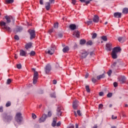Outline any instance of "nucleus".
Listing matches in <instances>:
<instances>
[{
    "label": "nucleus",
    "mask_w": 128,
    "mask_h": 128,
    "mask_svg": "<svg viewBox=\"0 0 128 128\" xmlns=\"http://www.w3.org/2000/svg\"><path fill=\"white\" fill-rule=\"evenodd\" d=\"M78 100H76L73 102L72 106L74 110H76V108L78 106Z\"/></svg>",
    "instance_id": "obj_10"
},
{
    "label": "nucleus",
    "mask_w": 128,
    "mask_h": 128,
    "mask_svg": "<svg viewBox=\"0 0 128 128\" xmlns=\"http://www.w3.org/2000/svg\"><path fill=\"white\" fill-rule=\"evenodd\" d=\"M94 52H90V56H94Z\"/></svg>",
    "instance_id": "obj_63"
},
{
    "label": "nucleus",
    "mask_w": 128,
    "mask_h": 128,
    "mask_svg": "<svg viewBox=\"0 0 128 128\" xmlns=\"http://www.w3.org/2000/svg\"><path fill=\"white\" fill-rule=\"evenodd\" d=\"M40 4H44V0H40Z\"/></svg>",
    "instance_id": "obj_56"
},
{
    "label": "nucleus",
    "mask_w": 128,
    "mask_h": 128,
    "mask_svg": "<svg viewBox=\"0 0 128 128\" xmlns=\"http://www.w3.org/2000/svg\"><path fill=\"white\" fill-rule=\"evenodd\" d=\"M106 50L108 52L112 50V44L109 43L106 44Z\"/></svg>",
    "instance_id": "obj_12"
},
{
    "label": "nucleus",
    "mask_w": 128,
    "mask_h": 128,
    "mask_svg": "<svg viewBox=\"0 0 128 128\" xmlns=\"http://www.w3.org/2000/svg\"><path fill=\"white\" fill-rule=\"evenodd\" d=\"M70 28L72 30H76V24H70Z\"/></svg>",
    "instance_id": "obj_23"
},
{
    "label": "nucleus",
    "mask_w": 128,
    "mask_h": 128,
    "mask_svg": "<svg viewBox=\"0 0 128 128\" xmlns=\"http://www.w3.org/2000/svg\"><path fill=\"white\" fill-rule=\"evenodd\" d=\"M45 8L46 10H49L50 8V2H46L45 4Z\"/></svg>",
    "instance_id": "obj_20"
},
{
    "label": "nucleus",
    "mask_w": 128,
    "mask_h": 128,
    "mask_svg": "<svg viewBox=\"0 0 128 128\" xmlns=\"http://www.w3.org/2000/svg\"><path fill=\"white\" fill-rule=\"evenodd\" d=\"M11 82H12V80H10V78L7 80V82H6L7 84H10Z\"/></svg>",
    "instance_id": "obj_38"
},
{
    "label": "nucleus",
    "mask_w": 128,
    "mask_h": 128,
    "mask_svg": "<svg viewBox=\"0 0 128 128\" xmlns=\"http://www.w3.org/2000/svg\"><path fill=\"white\" fill-rule=\"evenodd\" d=\"M7 4H12L14 2V0H6Z\"/></svg>",
    "instance_id": "obj_31"
},
{
    "label": "nucleus",
    "mask_w": 128,
    "mask_h": 128,
    "mask_svg": "<svg viewBox=\"0 0 128 128\" xmlns=\"http://www.w3.org/2000/svg\"><path fill=\"white\" fill-rule=\"evenodd\" d=\"M86 90L88 92H90V86H86Z\"/></svg>",
    "instance_id": "obj_30"
},
{
    "label": "nucleus",
    "mask_w": 128,
    "mask_h": 128,
    "mask_svg": "<svg viewBox=\"0 0 128 128\" xmlns=\"http://www.w3.org/2000/svg\"><path fill=\"white\" fill-rule=\"evenodd\" d=\"M116 118H118V116H114V115L112 116V120H116Z\"/></svg>",
    "instance_id": "obj_46"
},
{
    "label": "nucleus",
    "mask_w": 128,
    "mask_h": 128,
    "mask_svg": "<svg viewBox=\"0 0 128 128\" xmlns=\"http://www.w3.org/2000/svg\"><path fill=\"white\" fill-rule=\"evenodd\" d=\"M77 114H78L80 116H82V113L80 112V110H78L77 111Z\"/></svg>",
    "instance_id": "obj_45"
},
{
    "label": "nucleus",
    "mask_w": 128,
    "mask_h": 128,
    "mask_svg": "<svg viewBox=\"0 0 128 128\" xmlns=\"http://www.w3.org/2000/svg\"><path fill=\"white\" fill-rule=\"evenodd\" d=\"M126 76H121L120 78V84H124V82H126Z\"/></svg>",
    "instance_id": "obj_17"
},
{
    "label": "nucleus",
    "mask_w": 128,
    "mask_h": 128,
    "mask_svg": "<svg viewBox=\"0 0 128 128\" xmlns=\"http://www.w3.org/2000/svg\"><path fill=\"white\" fill-rule=\"evenodd\" d=\"M114 88H116V86H118V83L116 82H114Z\"/></svg>",
    "instance_id": "obj_51"
},
{
    "label": "nucleus",
    "mask_w": 128,
    "mask_h": 128,
    "mask_svg": "<svg viewBox=\"0 0 128 128\" xmlns=\"http://www.w3.org/2000/svg\"><path fill=\"white\" fill-rule=\"evenodd\" d=\"M70 50V48L68 46H66L62 49L63 52H68Z\"/></svg>",
    "instance_id": "obj_25"
},
{
    "label": "nucleus",
    "mask_w": 128,
    "mask_h": 128,
    "mask_svg": "<svg viewBox=\"0 0 128 128\" xmlns=\"http://www.w3.org/2000/svg\"><path fill=\"white\" fill-rule=\"evenodd\" d=\"M5 18L6 20V22L1 21L0 22V25L3 28V30H6L8 32H12V28H10V26H8L6 25V24H10V22H12V16H5Z\"/></svg>",
    "instance_id": "obj_1"
},
{
    "label": "nucleus",
    "mask_w": 128,
    "mask_h": 128,
    "mask_svg": "<svg viewBox=\"0 0 128 128\" xmlns=\"http://www.w3.org/2000/svg\"><path fill=\"white\" fill-rule=\"evenodd\" d=\"M16 67L17 68H18V70H20V68H22V64H18Z\"/></svg>",
    "instance_id": "obj_37"
},
{
    "label": "nucleus",
    "mask_w": 128,
    "mask_h": 128,
    "mask_svg": "<svg viewBox=\"0 0 128 128\" xmlns=\"http://www.w3.org/2000/svg\"><path fill=\"white\" fill-rule=\"evenodd\" d=\"M20 54L21 56H26V52L24 50H20Z\"/></svg>",
    "instance_id": "obj_19"
},
{
    "label": "nucleus",
    "mask_w": 128,
    "mask_h": 128,
    "mask_svg": "<svg viewBox=\"0 0 128 128\" xmlns=\"http://www.w3.org/2000/svg\"><path fill=\"white\" fill-rule=\"evenodd\" d=\"M120 50H122V49L120 47H116L112 50V52H116V54L120 52Z\"/></svg>",
    "instance_id": "obj_16"
},
{
    "label": "nucleus",
    "mask_w": 128,
    "mask_h": 128,
    "mask_svg": "<svg viewBox=\"0 0 128 128\" xmlns=\"http://www.w3.org/2000/svg\"><path fill=\"white\" fill-rule=\"evenodd\" d=\"M50 4H54V0H49Z\"/></svg>",
    "instance_id": "obj_52"
},
{
    "label": "nucleus",
    "mask_w": 128,
    "mask_h": 128,
    "mask_svg": "<svg viewBox=\"0 0 128 128\" xmlns=\"http://www.w3.org/2000/svg\"><path fill=\"white\" fill-rule=\"evenodd\" d=\"M118 42H122V37L118 38Z\"/></svg>",
    "instance_id": "obj_54"
},
{
    "label": "nucleus",
    "mask_w": 128,
    "mask_h": 128,
    "mask_svg": "<svg viewBox=\"0 0 128 128\" xmlns=\"http://www.w3.org/2000/svg\"><path fill=\"white\" fill-rule=\"evenodd\" d=\"M86 78H88V74L86 73L85 76Z\"/></svg>",
    "instance_id": "obj_61"
},
{
    "label": "nucleus",
    "mask_w": 128,
    "mask_h": 128,
    "mask_svg": "<svg viewBox=\"0 0 128 128\" xmlns=\"http://www.w3.org/2000/svg\"><path fill=\"white\" fill-rule=\"evenodd\" d=\"M112 70H110L107 72V74H108V76H111V74H112Z\"/></svg>",
    "instance_id": "obj_42"
},
{
    "label": "nucleus",
    "mask_w": 128,
    "mask_h": 128,
    "mask_svg": "<svg viewBox=\"0 0 128 128\" xmlns=\"http://www.w3.org/2000/svg\"><path fill=\"white\" fill-rule=\"evenodd\" d=\"M114 18H122V13L120 12H116L114 13Z\"/></svg>",
    "instance_id": "obj_13"
},
{
    "label": "nucleus",
    "mask_w": 128,
    "mask_h": 128,
    "mask_svg": "<svg viewBox=\"0 0 128 128\" xmlns=\"http://www.w3.org/2000/svg\"><path fill=\"white\" fill-rule=\"evenodd\" d=\"M56 111V114L58 116H62V108L58 107Z\"/></svg>",
    "instance_id": "obj_14"
},
{
    "label": "nucleus",
    "mask_w": 128,
    "mask_h": 128,
    "mask_svg": "<svg viewBox=\"0 0 128 128\" xmlns=\"http://www.w3.org/2000/svg\"><path fill=\"white\" fill-rule=\"evenodd\" d=\"M72 4H76V0H72Z\"/></svg>",
    "instance_id": "obj_55"
},
{
    "label": "nucleus",
    "mask_w": 128,
    "mask_h": 128,
    "mask_svg": "<svg viewBox=\"0 0 128 128\" xmlns=\"http://www.w3.org/2000/svg\"><path fill=\"white\" fill-rule=\"evenodd\" d=\"M4 112V107L2 106H0V112Z\"/></svg>",
    "instance_id": "obj_44"
},
{
    "label": "nucleus",
    "mask_w": 128,
    "mask_h": 128,
    "mask_svg": "<svg viewBox=\"0 0 128 128\" xmlns=\"http://www.w3.org/2000/svg\"><path fill=\"white\" fill-rule=\"evenodd\" d=\"M32 118H34V120H36V114L32 113Z\"/></svg>",
    "instance_id": "obj_39"
},
{
    "label": "nucleus",
    "mask_w": 128,
    "mask_h": 128,
    "mask_svg": "<svg viewBox=\"0 0 128 128\" xmlns=\"http://www.w3.org/2000/svg\"><path fill=\"white\" fill-rule=\"evenodd\" d=\"M29 54H30V56H34L36 54V52L34 51H31Z\"/></svg>",
    "instance_id": "obj_28"
},
{
    "label": "nucleus",
    "mask_w": 128,
    "mask_h": 128,
    "mask_svg": "<svg viewBox=\"0 0 128 128\" xmlns=\"http://www.w3.org/2000/svg\"><path fill=\"white\" fill-rule=\"evenodd\" d=\"M84 2L86 4H90V1H86Z\"/></svg>",
    "instance_id": "obj_60"
},
{
    "label": "nucleus",
    "mask_w": 128,
    "mask_h": 128,
    "mask_svg": "<svg viewBox=\"0 0 128 128\" xmlns=\"http://www.w3.org/2000/svg\"><path fill=\"white\" fill-rule=\"evenodd\" d=\"M14 117L12 115H6L4 118V122H10L12 120Z\"/></svg>",
    "instance_id": "obj_4"
},
{
    "label": "nucleus",
    "mask_w": 128,
    "mask_h": 128,
    "mask_svg": "<svg viewBox=\"0 0 128 128\" xmlns=\"http://www.w3.org/2000/svg\"><path fill=\"white\" fill-rule=\"evenodd\" d=\"M104 76H106L104 74H102L101 75L97 76L96 78H97V80H100L101 78H104Z\"/></svg>",
    "instance_id": "obj_26"
},
{
    "label": "nucleus",
    "mask_w": 128,
    "mask_h": 128,
    "mask_svg": "<svg viewBox=\"0 0 128 128\" xmlns=\"http://www.w3.org/2000/svg\"><path fill=\"white\" fill-rule=\"evenodd\" d=\"M102 106H104V105H102V104H100L98 106L99 108H102Z\"/></svg>",
    "instance_id": "obj_53"
},
{
    "label": "nucleus",
    "mask_w": 128,
    "mask_h": 128,
    "mask_svg": "<svg viewBox=\"0 0 128 128\" xmlns=\"http://www.w3.org/2000/svg\"><path fill=\"white\" fill-rule=\"evenodd\" d=\"M76 128H78V124H76Z\"/></svg>",
    "instance_id": "obj_64"
},
{
    "label": "nucleus",
    "mask_w": 128,
    "mask_h": 128,
    "mask_svg": "<svg viewBox=\"0 0 128 128\" xmlns=\"http://www.w3.org/2000/svg\"><path fill=\"white\" fill-rule=\"evenodd\" d=\"M92 82H94V84L95 82H96V79L94 78H92Z\"/></svg>",
    "instance_id": "obj_50"
},
{
    "label": "nucleus",
    "mask_w": 128,
    "mask_h": 128,
    "mask_svg": "<svg viewBox=\"0 0 128 128\" xmlns=\"http://www.w3.org/2000/svg\"><path fill=\"white\" fill-rule=\"evenodd\" d=\"M28 32L30 33V40H32L34 38H36V31H34V30H29Z\"/></svg>",
    "instance_id": "obj_7"
},
{
    "label": "nucleus",
    "mask_w": 128,
    "mask_h": 128,
    "mask_svg": "<svg viewBox=\"0 0 128 128\" xmlns=\"http://www.w3.org/2000/svg\"><path fill=\"white\" fill-rule=\"evenodd\" d=\"M60 122H58L56 124V126H60Z\"/></svg>",
    "instance_id": "obj_57"
},
{
    "label": "nucleus",
    "mask_w": 128,
    "mask_h": 128,
    "mask_svg": "<svg viewBox=\"0 0 128 128\" xmlns=\"http://www.w3.org/2000/svg\"><path fill=\"white\" fill-rule=\"evenodd\" d=\"M122 14H126L128 13V8H124L123 10H122Z\"/></svg>",
    "instance_id": "obj_27"
},
{
    "label": "nucleus",
    "mask_w": 128,
    "mask_h": 128,
    "mask_svg": "<svg viewBox=\"0 0 128 128\" xmlns=\"http://www.w3.org/2000/svg\"><path fill=\"white\" fill-rule=\"evenodd\" d=\"M59 38H62V34L60 33L58 34Z\"/></svg>",
    "instance_id": "obj_59"
},
{
    "label": "nucleus",
    "mask_w": 128,
    "mask_h": 128,
    "mask_svg": "<svg viewBox=\"0 0 128 128\" xmlns=\"http://www.w3.org/2000/svg\"><path fill=\"white\" fill-rule=\"evenodd\" d=\"M73 36L74 38H80V32L76 30L74 32Z\"/></svg>",
    "instance_id": "obj_15"
},
{
    "label": "nucleus",
    "mask_w": 128,
    "mask_h": 128,
    "mask_svg": "<svg viewBox=\"0 0 128 128\" xmlns=\"http://www.w3.org/2000/svg\"><path fill=\"white\" fill-rule=\"evenodd\" d=\"M99 96H104V92H99Z\"/></svg>",
    "instance_id": "obj_48"
},
{
    "label": "nucleus",
    "mask_w": 128,
    "mask_h": 128,
    "mask_svg": "<svg viewBox=\"0 0 128 128\" xmlns=\"http://www.w3.org/2000/svg\"><path fill=\"white\" fill-rule=\"evenodd\" d=\"M14 39L16 40H20V38H18V35H16V36H14Z\"/></svg>",
    "instance_id": "obj_49"
},
{
    "label": "nucleus",
    "mask_w": 128,
    "mask_h": 128,
    "mask_svg": "<svg viewBox=\"0 0 128 128\" xmlns=\"http://www.w3.org/2000/svg\"><path fill=\"white\" fill-rule=\"evenodd\" d=\"M67 128H74V125H71L68 126Z\"/></svg>",
    "instance_id": "obj_58"
},
{
    "label": "nucleus",
    "mask_w": 128,
    "mask_h": 128,
    "mask_svg": "<svg viewBox=\"0 0 128 128\" xmlns=\"http://www.w3.org/2000/svg\"><path fill=\"white\" fill-rule=\"evenodd\" d=\"M85 24H86L88 26H90V24H92V21H86L84 22Z\"/></svg>",
    "instance_id": "obj_34"
},
{
    "label": "nucleus",
    "mask_w": 128,
    "mask_h": 128,
    "mask_svg": "<svg viewBox=\"0 0 128 128\" xmlns=\"http://www.w3.org/2000/svg\"><path fill=\"white\" fill-rule=\"evenodd\" d=\"M10 104H12V103L10 102H8L6 104V106L8 108V106H10Z\"/></svg>",
    "instance_id": "obj_32"
},
{
    "label": "nucleus",
    "mask_w": 128,
    "mask_h": 128,
    "mask_svg": "<svg viewBox=\"0 0 128 128\" xmlns=\"http://www.w3.org/2000/svg\"><path fill=\"white\" fill-rule=\"evenodd\" d=\"M54 28H58V22L55 23L54 24Z\"/></svg>",
    "instance_id": "obj_36"
},
{
    "label": "nucleus",
    "mask_w": 128,
    "mask_h": 128,
    "mask_svg": "<svg viewBox=\"0 0 128 128\" xmlns=\"http://www.w3.org/2000/svg\"><path fill=\"white\" fill-rule=\"evenodd\" d=\"M51 98H56V93H53L50 94Z\"/></svg>",
    "instance_id": "obj_43"
},
{
    "label": "nucleus",
    "mask_w": 128,
    "mask_h": 128,
    "mask_svg": "<svg viewBox=\"0 0 128 128\" xmlns=\"http://www.w3.org/2000/svg\"><path fill=\"white\" fill-rule=\"evenodd\" d=\"M32 70H34V74L33 78V84H36L38 82V72L36 71V69L34 68H32Z\"/></svg>",
    "instance_id": "obj_3"
},
{
    "label": "nucleus",
    "mask_w": 128,
    "mask_h": 128,
    "mask_svg": "<svg viewBox=\"0 0 128 128\" xmlns=\"http://www.w3.org/2000/svg\"><path fill=\"white\" fill-rule=\"evenodd\" d=\"M86 44V40H80V44Z\"/></svg>",
    "instance_id": "obj_29"
},
{
    "label": "nucleus",
    "mask_w": 128,
    "mask_h": 128,
    "mask_svg": "<svg viewBox=\"0 0 128 128\" xmlns=\"http://www.w3.org/2000/svg\"><path fill=\"white\" fill-rule=\"evenodd\" d=\"M116 54L118 53H116V52H114V51H112V58H118V55Z\"/></svg>",
    "instance_id": "obj_21"
},
{
    "label": "nucleus",
    "mask_w": 128,
    "mask_h": 128,
    "mask_svg": "<svg viewBox=\"0 0 128 128\" xmlns=\"http://www.w3.org/2000/svg\"><path fill=\"white\" fill-rule=\"evenodd\" d=\"M100 21V17L98 15H94L93 18V22H98Z\"/></svg>",
    "instance_id": "obj_11"
},
{
    "label": "nucleus",
    "mask_w": 128,
    "mask_h": 128,
    "mask_svg": "<svg viewBox=\"0 0 128 128\" xmlns=\"http://www.w3.org/2000/svg\"><path fill=\"white\" fill-rule=\"evenodd\" d=\"M22 28L20 26H18L16 28V30H15V32L16 34V32H22Z\"/></svg>",
    "instance_id": "obj_24"
},
{
    "label": "nucleus",
    "mask_w": 128,
    "mask_h": 128,
    "mask_svg": "<svg viewBox=\"0 0 128 128\" xmlns=\"http://www.w3.org/2000/svg\"><path fill=\"white\" fill-rule=\"evenodd\" d=\"M80 54L82 58H86L88 56V53L86 51H80Z\"/></svg>",
    "instance_id": "obj_9"
},
{
    "label": "nucleus",
    "mask_w": 128,
    "mask_h": 128,
    "mask_svg": "<svg viewBox=\"0 0 128 128\" xmlns=\"http://www.w3.org/2000/svg\"><path fill=\"white\" fill-rule=\"evenodd\" d=\"M107 96L108 98H112V93H108L107 94Z\"/></svg>",
    "instance_id": "obj_40"
},
{
    "label": "nucleus",
    "mask_w": 128,
    "mask_h": 128,
    "mask_svg": "<svg viewBox=\"0 0 128 128\" xmlns=\"http://www.w3.org/2000/svg\"><path fill=\"white\" fill-rule=\"evenodd\" d=\"M86 44L88 46H92V42L89 40L86 42Z\"/></svg>",
    "instance_id": "obj_35"
},
{
    "label": "nucleus",
    "mask_w": 128,
    "mask_h": 128,
    "mask_svg": "<svg viewBox=\"0 0 128 128\" xmlns=\"http://www.w3.org/2000/svg\"><path fill=\"white\" fill-rule=\"evenodd\" d=\"M44 72L46 74H48L50 72V70H52V66L50 64H47L45 68H44Z\"/></svg>",
    "instance_id": "obj_6"
},
{
    "label": "nucleus",
    "mask_w": 128,
    "mask_h": 128,
    "mask_svg": "<svg viewBox=\"0 0 128 128\" xmlns=\"http://www.w3.org/2000/svg\"><path fill=\"white\" fill-rule=\"evenodd\" d=\"M46 118H48V116L46 114H44L42 116L39 118L38 122L40 124L42 122H46Z\"/></svg>",
    "instance_id": "obj_8"
},
{
    "label": "nucleus",
    "mask_w": 128,
    "mask_h": 128,
    "mask_svg": "<svg viewBox=\"0 0 128 128\" xmlns=\"http://www.w3.org/2000/svg\"><path fill=\"white\" fill-rule=\"evenodd\" d=\"M102 38L104 40V42H106L108 40V38H106V36H102Z\"/></svg>",
    "instance_id": "obj_33"
},
{
    "label": "nucleus",
    "mask_w": 128,
    "mask_h": 128,
    "mask_svg": "<svg viewBox=\"0 0 128 128\" xmlns=\"http://www.w3.org/2000/svg\"><path fill=\"white\" fill-rule=\"evenodd\" d=\"M56 50L55 46H52L50 48L47 49L46 51V54H54V50Z\"/></svg>",
    "instance_id": "obj_5"
},
{
    "label": "nucleus",
    "mask_w": 128,
    "mask_h": 128,
    "mask_svg": "<svg viewBox=\"0 0 128 128\" xmlns=\"http://www.w3.org/2000/svg\"><path fill=\"white\" fill-rule=\"evenodd\" d=\"M52 112H48V116L49 118H50V116H52Z\"/></svg>",
    "instance_id": "obj_47"
},
{
    "label": "nucleus",
    "mask_w": 128,
    "mask_h": 128,
    "mask_svg": "<svg viewBox=\"0 0 128 128\" xmlns=\"http://www.w3.org/2000/svg\"><path fill=\"white\" fill-rule=\"evenodd\" d=\"M32 44L31 42L26 44L25 46V48H26V50H29V48H32Z\"/></svg>",
    "instance_id": "obj_18"
},
{
    "label": "nucleus",
    "mask_w": 128,
    "mask_h": 128,
    "mask_svg": "<svg viewBox=\"0 0 128 128\" xmlns=\"http://www.w3.org/2000/svg\"><path fill=\"white\" fill-rule=\"evenodd\" d=\"M96 33H94L93 34L92 36V38H96Z\"/></svg>",
    "instance_id": "obj_41"
},
{
    "label": "nucleus",
    "mask_w": 128,
    "mask_h": 128,
    "mask_svg": "<svg viewBox=\"0 0 128 128\" xmlns=\"http://www.w3.org/2000/svg\"><path fill=\"white\" fill-rule=\"evenodd\" d=\"M56 122H57L56 118H54L52 122V126L54 128V126H56Z\"/></svg>",
    "instance_id": "obj_22"
},
{
    "label": "nucleus",
    "mask_w": 128,
    "mask_h": 128,
    "mask_svg": "<svg viewBox=\"0 0 128 128\" xmlns=\"http://www.w3.org/2000/svg\"><path fill=\"white\" fill-rule=\"evenodd\" d=\"M15 122H16V124L14 122V126H18V124H22V116L20 112H18L16 113L14 117Z\"/></svg>",
    "instance_id": "obj_2"
},
{
    "label": "nucleus",
    "mask_w": 128,
    "mask_h": 128,
    "mask_svg": "<svg viewBox=\"0 0 128 128\" xmlns=\"http://www.w3.org/2000/svg\"><path fill=\"white\" fill-rule=\"evenodd\" d=\"M53 84H56V80H53Z\"/></svg>",
    "instance_id": "obj_62"
}]
</instances>
